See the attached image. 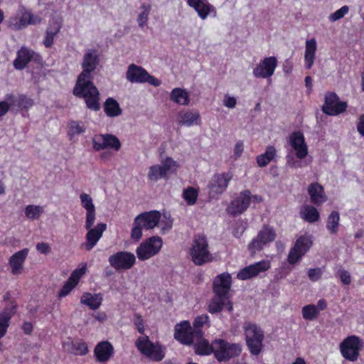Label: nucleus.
<instances>
[{
  "mask_svg": "<svg viewBox=\"0 0 364 364\" xmlns=\"http://www.w3.org/2000/svg\"><path fill=\"white\" fill-rule=\"evenodd\" d=\"M100 63L97 50L87 49L85 50L82 61V71L80 74L73 90L75 96L83 97L87 107L92 110L100 109L99 92L92 82V73L95 70Z\"/></svg>",
  "mask_w": 364,
  "mask_h": 364,
  "instance_id": "nucleus-1",
  "label": "nucleus"
},
{
  "mask_svg": "<svg viewBox=\"0 0 364 364\" xmlns=\"http://www.w3.org/2000/svg\"><path fill=\"white\" fill-rule=\"evenodd\" d=\"M289 143L295 152V155L299 161L296 160L292 156H287V164L291 168H298L307 165L302 161L308 155V146L305 138L301 132H294L289 136Z\"/></svg>",
  "mask_w": 364,
  "mask_h": 364,
  "instance_id": "nucleus-2",
  "label": "nucleus"
},
{
  "mask_svg": "<svg viewBox=\"0 0 364 364\" xmlns=\"http://www.w3.org/2000/svg\"><path fill=\"white\" fill-rule=\"evenodd\" d=\"M245 341L252 355H258L263 348L264 332L257 324L245 322L243 325Z\"/></svg>",
  "mask_w": 364,
  "mask_h": 364,
  "instance_id": "nucleus-3",
  "label": "nucleus"
},
{
  "mask_svg": "<svg viewBox=\"0 0 364 364\" xmlns=\"http://www.w3.org/2000/svg\"><path fill=\"white\" fill-rule=\"evenodd\" d=\"M190 255L192 261L196 265H202L212 260L205 236L198 235L194 237L190 249Z\"/></svg>",
  "mask_w": 364,
  "mask_h": 364,
  "instance_id": "nucleus-4",
  "label": "nucleus"
},
{
  "mask_svg": "<svg viewBox=\"0 0 364 364\" xmlns=\"http://www.w3.org/2000/svg\"><path fill=\"white\" fill-rule=\"evenodd\" d=\"M213 354L215 358L220 362L226 361L232 358L239 356L242 351L240 344L229 343L220 338L213 341Z\"/></svg>",
  "mask_w": 364,
  "mask_h": 364,
  "instance_id": "nucleus-5",
  "label": "nucleus"
},
{
  "mask_svg": "<svg viewBox=\"0 0 364 364\" xmlns=\"http://www.w3.org/2000/svg\"><path fill=\"white\" fill-rule=\"evenodd\" d=\"M139 351L154 361H161L165 356L164 348L159 343H153L149 336L139 337L135 342Z\"/></svg>",
  "mask_w": 364,
  "mask_h": 364,
  "instance_id": "nucleus-6",
  "label": "nucleus"
},
{
  "mask_svg": "<svg viewBox=\"0 0 364 364\" xmlns=\"http://www.w3.org/2000/svg\"><path fill=\"white\" fill-rule=\"evenodd\" d=\"M276 236V232L272 227L264 225L257 236L248 245V250L251 255H253L257 252L261 251L266 245L273 242Z\"/></svg>",
  "mask_w": 364,
  "mask_h": 364,
  "instance_id": "nucleus-7",
  "label": "nucleus"
},
{
  "mask_svg": "<svg viewBox=\"0 0 364 364\" xmlns=\"http://www.w3.org/2000/svg\"><path fill=\"white\" fill-rule=\"evenodd\" d=\"M163 245L162 239L159 236H152L140 244L136 253L139 260H146L157 255Z\"/></svg>",
  "mask_w": 364,
  "mask_h": 364,
  "instance_id": "nucleus-8",
  "label": "nucleus"
},
{
  "mask_svg": "<svg viewBox=\"0 0 364 364\" xmlns=\"http://www.w3.org/2000/svg\"><path fill=\"white\" fill-rule=\"evenodd\" d=\"M362 348L363 342L356 336H348L340 344V350L342 356L352 362L358 360L359 352Z\"/></svg>",
  "mask_w": 364,
  "mask_h": 364,
  "instance_id": "nucleus-9",
  "label": "nucleus"
},
{
  "mask_svg": "<svg viewBox=\"0 0 364 364\" xmlns=\"http://www.w3.org/2000/svg\"><path fill=\"white\" fill-rule=\"evenodd\" d=\"M179 167L178 164L171 157L166 158L161 165H154L149 168L147 175L151 181H157L166 178L168 173H175Z\"/></svg>",
  "mask_w": 364,
  "mask_h": 364,
  "instance_id": "nucleus-10",
  "label": "nucleus"
},
{
  "mask_svg": "<svg viewBox=\"0 0 364 364\" xmlns=\"http://www.w3.org/2000/svg\"><path fill=\"white\" fill-rule=\"evenodd\" d=\"M312 243L311 237L310 235H305L299 237L289 252L287 257L288 262L290 264H296L309 251Z\"/></svg>",
  "mask_w": 364,
  "mask_h": 364,
  "instance_id": "nucleus-11",
  "label": "nucleus"
},
{
  "mask_svg": "<svg viewBox=\"0 0 364 364\" xmlns=\"http://www.w3.org/2000/svg\"><path fill=\"white\" fill-rule=\"evenodd\" d=\"M41 22V17L30 11L21 10L16 16L9 21V26L13 30H21L28 25H36Z\"/></svg>",
  "mask_w": 364,
  "mask_h": 364,
  "instance_id": "nucleus-12",
  "label": "nucleus"
},
{
  "mask_svg": "<svg viewBox=\"0 0 364 364\" xmlns=\"http://www.w3.org/2000/svg\"><path fill=\"white\" fill-rule=\"evenodd\" d=\"M108 261L115 270H127L134 265L136 257L132 252L120 251L109 256Z\"/></svg>",
  "mask_w": 364,
  "mask_h": 364,
  "instance_id": "nucleus-13",
  "label": "nucleus"
},
{
  "mask_svg": "<svg viewBox=\"0 0 364 364\" xmlns=\"http://www.w3.org/2000/svg\"><path fill=\"white\" fill-rule=\"evenodd\" d=\"M277 65L278 60L275 56L265 57L256 65L252 74L256 78H270L274 75Z\"/></svg>",
  "mask_w": 364,
  "mask_h": 364,
  "instance_id": "nucleus-14",
  "label": "nucleus"
},
{
  "mask_svg": "<svg viewBox=\"0 0 364 364\" xmlns=\"http://www.w3.org/2000/svg\"><path fill=\"white\" fill-rule=\"evenodd\" d=\"M347 104L340 101L338 95L334 92H328L325 95V102L322 106V111L330 116H336L346 110Z\"/></svg>",
  "mask_w": 364,
  "mask_h": 364,
  "instance_id": "nucleus-15",
  "label": "nucleus"
},
{
  "mask_svg": "<svg viewBox=\"0 0 364 364\" xmlns=\"http://www.w3.org/2000/svg\"><path fill=\"white\" fill-rule=\"evenodd\" d=\"M251 201V192L249 190L243 191L230 203L227 208V212L232 216L240 215L247 209Z\"/></svg>",
  "mask_w": 364,
  "mask_h": 364,
  "instance_id": "nucleus-16",
  "label": "nucleus"
},
{
  "mask_svg": "<svg viewBox=\"0 0 364 364\" xmlns=\"http://www.w3.org/2000/svg\"><path fill=\"white\" fill-rule=\"evenodd\" d=\"M174 338L185 345H191L197 338L188 321H183L175 326Z\"/></svg>",
  "mask_w": 364,
  "mask_h": 364,
  "instance_id": "nucleus-17",
  "label": "nucleus"
},
{
  "mask_svg": "<svg viewBox=\"0 0 364 364\" xmlns=\"http://www.w3.org/2000/svg\"><path fill=\"white\" fill-rule=\"evenodd\" d=\"M93 149L95 151L102 149H113L119 151L121 143L117 136L112 134H96L92 138Z\"/></svg>",
  "mask_w": 364,
  "mask_h": 364,
  "instance_id": "nucleus-18",
  "label": "nucleus"
},
{
  "mask_svg": "<svg viewBox=\"0 0 364 364\" xmlns=\"http://www.w3.org/2000/svg\"><path fill=\"white\" fill-rule=\"evenodd\" d=\"M271 267L269 260H262L249 265L240 270L237 278L240 280H247L258 276L260 273L265 272Z\"/></svg>",
  "mask_w": 364,
  "mask_h": 364,
  "instance_id": "nucleus-19",
  "label": "nucleus"
},
{
  "mask_svg": "<svg viewBox=\"0 0 364 364\" xmlns=\"http://www.w3.org/2000/svg\"><path fill=\"white\" fill-rule=\"evenodd\" d=\"M93 225H91L90 228L86 227V222L85 223V228L87 230L86 234V242L82 245L86 250H91L102 237L103 232L107 228L105 223H98L95 227L92 228Z\"/></svg>",
  "mask_w": 364,
  "mask_h": 364,
  "instance_id": "nucleus-20",
  "label": "nucleus"
},
{
  "mask_svg": "<svg viewBox=\"0 0 364 364\" xmlns=\"http://www.w3.org/2000/svg\"><path fill=\"white\" fill-rule=\"evenodd\" d=\"M231 176L229 173L215 174L209 183V193L211 197L223 193L227 188Z\"/></svg>",
  "mask_w": 364,
  "mask_h": 364,
  "instance_id": "nucleus-21",
  "label": "nucleus"
},
{
  "mask_svg": "<svg viewBox=\"0 0 364 364\" xmlns=\"http://www.w3.org/2000/svg\"><path fill=\"white\" fill-rule=\"evenodd\" d=\"M17 308L16 302L13 300L0 311V339L6 335L11 319L16 313Z\"/></svg>",
  "mask_w": 364,
  "mask_h": 364,
  "instance_id": "nucleus-22",
  "label": "nucleus"
},
{
  "mask_svg": "<svg viewBox=\"0 0 364 364\" xmlns=\"http://www.w3.org/2000/svg\"><path fill=\"white\" fill-rule=\"evenodd\" d=\"M40 55L33 50L26 47H21L16 53V58L14 61V66L16 70H22L31 62L40 60Z\"/></svg>",
  "mask_w": 364,
  "mask_h": 364,
  "instance_id": "nucleus-23",
  "label": "nucleus"
},
{
  "mask_svg": "<svg viewBox=\"0 0 364 364\" xmlns=\"http://www.w3.org/2000/svg\"><path fill=\"white\" fill-rule=\"evenodd\" d=\"M224 308H226L228 312H232L233 310L230 295L214 294L209 302L208 311L210 314H215L220 312Z\"/></svg>",
  "mask_w": 364,
  "mask_h": 364,
  "instance_id": "nucleus-24",
  "label": "nucleus"
},
{
  "mask_svg": "<svg viewBox=\"0 0 364 364\" xmlns=\"http://www.w3.org/2000/svg\"><path fill=\"white\" fill-rule=\"evenodd\" d=\"M81 205L86 210L85 220L86 227L90 228L91 225H94L96 220V210L92 197L85 193L80 195Z\"/></svg>",
  "mask_w": 364,
  "mask_h": 364,
  "instance_id": "nucleus-25",
  "label": "nucleus"
},
{
  "mask_svg": "<svg viewBox=\"0 0 364 364\" xmlns=\"http://www.w3.org/2000/svg\"><path fill=\"white\" fill-rule=\"evenodd\" d=\"M232 277L229 273L224 272L218 275L213 281L214 294L230 295Z\"/></svg>",
  "mask_w": 364,
  "mask_h": 364,
  "instance_id": "nucleus-26",
  "label": "nucleus"
},
{
  "mask_svg": "<svg viewBox=\"0 0 364 364\" xmlns=\"http://www.w3.org/2000/svg\"><path fill=\"white\" fill-rule=\"evenodd\" d=\"M113 346L109 341H101L94 350L96 360L100 363H107L114 355Z\"/></svg>",
  "mask_w": 364,
  "mask_h": 364,
  "instance_id": "nucleus-27",
  "label": "nucleus"
},
{
  "mask_svg": "<svg viewBox=\"0 0 364 364\" xmlns=\"http://www.w3.org/2000/svg\"><path fill=\"white\" fill-rule=\"evenodd\" d=\"M160 218L161 214L158 211L145 212L136 217V223L143 228L150 230L158 225Z\"/></svg>",
  "mask_w": 364,
  "mask_h": 364,
  "instance_id": "nucleus-28",
  "label": "nucleus"
},
{
  "mask_svg": "<svg viewBox=\"0 0 364 364\" xmlns=\"http://www.w3.org/2000/svg\"><path fill=\"white\" fill-rule=\"evenodd\" d=\"M28 248H24L18 251L9 258V264L13 274L17 275L22 272L23 264L28 255Z\"/></svg>",
  "mask_w": 364,
  "mask_h": 364,
  "instance_id": "nucleus-29",
  "label": "nucleus"
},
{
  "mask_svg": "<svg viewBox=\"0 0 364 364\" xmlns=\"http://www.w3.org/2000/svg\"><path fill=\"white\" fill-rule=\"evenodd\" d=\"M187 4L194 9L203 20L207 18L210 13H216L214 6L210 4L207 0H187Z\"/></svg>",
  "mask_w": 364,
  "mask_h": 364,
  "instance_id": "nucleus-30",
  "label": "nucleus"
},
{
  "mask_svg": "<svg viewBox=\"0 0 364 364\" xmlns=\"http://www.w3.org/2000/svg\"><path fill=\"white\" fill-rule=\"evenodd\" d=\"M317 43L314 38L307 39L305 42L304 65L308 70L311 69L316 59Z\"/></svg>",
  "mask_w": 364,
  "mask_h": 364,
  "instance_id": "nucleus-31",
  "label": "nucleus"
},
{
  "mask_svg": "<svg viewBox=\"0 0 364 364\" xmlns=\"http://www.w3.org/2000/svg\"><path fill=\"white\" fill-rule=\"evenodd\" d=\"M308 193L311 203L316 205H321L327 200L323 186L318 183H311L308 188Z\"/></svg>",
  "mask_w": 364,
  "mask_h": 364,
  "instance_id": "nucleus-32",
  "label": "nucleus"
},
{
  "mask_svg": "<svg viewBox=\"0 0 364 364\" xmlns=\"http://www.w3.org/2000/svg\"><path fill=\"white\" fill-rule=\"evenodd\" d=\"M62 26V19L60 18H53L50 22L46 32V36L43 40V45L46 48H50L53 43L54 37L60 31Z\"/></svg>",
  "mask_w": 364,
  "mask_h": 364,
  "instance_id": "nucleus-33",
  "label": "nucleus"
},
{
  "mask_svg": "<svg viewBox=\"0 0 364 364\" xmlns=\"http://www.w3.org/2000/svg\"><path fill=\"white\" fill-rule=\"evenodd\" d=\"M148 72L141 66L132 64L128 67L127 78L131 82L144 83Z\"/></svg>",
  "mask_w": 364,
  "mask_h": 364,
  "instance_id": "nucleus-34",
  "label": "nucleus"
},
{
  "mask_svg": "<svg viewBox=\"0 0 364 364\" xmlns=\"http://www.w3.org/2000/svg\"><path fill=\"white\" fill-rule=\"evenodd\" d=\"M200 122V116L197 111H184L178 114V124L181 126L191 127Z\"/></svg>",
  "mask_w": 364,
  "mask_h": 364,
  "instance_id": "nucleus-35",
  "label": "nucleus"
},
{
  "mask_svg": "<svg viewBox=\"0 0 364 364\" xmlns=\"http://www.w3.org/2000/svg\"><path fill=\"white\" fill-rule=\"evenodd\" d=\"M102 295L101 294H91L90 292H85L80 298V302L88 306L92 310L97 309L102 304Z\"/></svg>",
  "mask_w": 364,
  "mask_h": 364,
  "instance_id": "nucleus-36",
  "label": "nucleus"
},
{
  "mask_svg": "<svg viewBox=\"0 0 364 364\" xmlns=\"http://www.w3.org/2000/svg\"><path fill=\"white\" fill-rule=\"evenodd\" d=\"M299 213L301 218L309 223H315L320 218L318 210L310 205H303L300 209Z\"/></svg>",
  "mask_w": 364,
  "mask_h": 364,
  "instance_id": "nucleus-37",
  "label": "nucleus"
},
{
  "mask_svg": "<svg viewBox=\"0 0 364 364\" xmlns=\"http://www.w3.org/2000/svg\"><path fill=\"white\" fill-rule=\"evenodd\" d=\"M193 343L196 354L205 355L213 353V342L210 344L208 341L204 339L203 336L196 338Z\"/></svg>",
  "mask_w": 364,
  "mask_h": 364,
  "instance_id": "nucleus-38",
  "label": "nucleus"
},
{
  "mask_svg": "<svg viewBox=\"0 0 364 364\" xmlns=\"http://www.w3.org/2000/svg\"><path fill=\"white\" fill-rule=\"evenodd\" d=\"M277 156V150L273 146H268L264 154L257 156V163L259 167H265L272 161Z\"/></svg>",
  "mask_w": 364,
  "mask_h": 364,
  "instance_id": "nucleus-39",
  "label": "nucleus"
},
{
  "mask_svg": "<svg viewBox=\"0 0 364 364\" xmlns=\"http://www.w3.org/2000/svg\"><path fill=\"white\" fill-rule=\"evenodd\" d=\"M171 100L178 105H187L190 102L188 92L182 88H174L170 95Z\"/></svg>",
  "mask_w": 364,
  "mask_h": 364,
  "instance_id": "nucleus-40",
  "label": "nucleus"
},
{
  "mask_svg": "<svg viewBox=\"0 0 364 364\" xmlns=\"http://www.w3.org/2000/svg\"><path fill=\"white\" fill-rule=\"evenodd\" d=\"M33 105V100L25 95H19L18 97L15 96L14 108L16 107L18 111L27 112Z\"/></svg>",
  "mask_w": 364,
  "mask_h": 364,
  "instance_id": "nucleus-41",
  "label": "nucleus"
},
{
  "mask_svg": "<svg viewBox=\"0 0 364 364\" xmlns=\"http://www.w3.org/2000/svg\"><path fill=\"white\" fill-rule=\"evenodd\" d=\"M340 215L338 211H332L328 215L326 222V228L332 235H336L338 230Z\"/></svg>",
  "mask_w": 364,
  "mask_h": 364,
  "instance_id": "nucleus-42",
  "label": "nucleus"
},
{
  "mask_svg": "<svg viewBox=\"0 0 364 364\" xmlns=\"http://www.w3.org/2000/svg\"><path fill=\"white\" fill-rule=\"evenodd\" d=\"M205 324H207L208 327L210 326L209 316L207 314L198 316L195 318L193 330L194 331L197 338H200L203 336V332L201 328Z\"/></svg>",
  "mask_w": 364,
  "mask_h": 364,
  "instance_id": "nucleus-43",
  "label": "nucleus"
},
{
  "mask_svg": "<svg viewBox=\"0 0 364 364\" xmlns=\"http://www.w3.org/2000/svg\"><path fill=\"white\" fill-rule=\"evenodd\" d=\"M105 112L109 117H117L122 113L119 103L112 98H108L105 102Z\"/></svg>",
  "mask_w": 364,
  "mask_h": 364,
  "instance_id": "nucleus-44",
  "label": "nucleus"
},
{
  "mask_svg": "<svg viewBox=\"0 0 364 364\" xmlns=\"http://www.w3.org/2000/svg\"><path fill=\"white\" fill-rule=\"evenodd\" d=\"M15 105V95L6 94L5 100L0 101V117H4L10 109H14Z\"/></svg>",
  "mask_w": 364,
  "mask_h": 364,
  "instance_id": "nucleus-45",
  "label": "nucleus"
},
{
  "mask_svg": "<svg viewBox=\"0 0 364 364\" xmlns=\"http://www.w3.org/2000/svg\"><path fill=\"white\" fill-rule=\"evenodd\" d=\"M199 191L193 187H188L183 191V198L188 205H194L198 199Z\"/></svg>",
  "mask_w": 364,
  "mask_h": 364,
  "instance_id": "nucleus-46",
  "label": "nucleus"
},
{
  "mask_svg": "<svg viewBox=\"0 0 364 364\" xmlns=\"http://www.w3.org/2000/svg\"><path fill=\"white\" fill-rule=\"evenodd\" d=\"M43 211V207L41 205H28L25 208V215L30 220L38 219Z\"/></svg>",
  "mask_w": 364,
  "mask_h": 364,
  "instance_id": "nucleus-47",
  "label": "nucleus"
},
{
  "mask_svg": "<svg viewBox=\"0 0 364 364\" xmlns=\"http://www.w3.org/2000/svg\"><path fill=\"white\" fill-rule=\"evenodd\" d=\"M68 350L76 355H85L88 353V347L84 341L72 342Z\"/></svg>",
  "mask_w": 364,
  "mask_h": 364,
  "instance_id": "nucleus-48",
  "label": "nucleus"
},
{
  "mask_svg": "<svg viewBox=\"0 0 364 364\" xmlns=\"http://www.w3.org/2000/svg\"><path fill=\"white\" fill-rule=\"evenodd\" d=\"M85 131V127L82 122L72 121L68 125V134L70 138L79 135Z\"/></svg>",
  "mask_w": 364,
  "mask_h": 364,
  "instance_id": "nucleus-49",
  "label": "nucleus"
},
{
  "mask_svg": "<svg viewBox=\"0 0 364 364\" xmlns=\"http://www.w3.org/2000/svg\"><path fill=\"white\" fill-rule=\"evenodd\" d=\"M151 6L149 4L144 3L141 5V12L139 14L137 21L140 27H144L146 25L149 19Z\"/></svg>",
  "mask_w": 364,
  "mask_h": 364,
  "instance_id": "nucleus-50",
  "label": "nucleus"
},
{
  "mask_svg": "<svg viewBox=\"0 0 364 364\" xmlns=\"http://www.w3.org/2000/svg\"><path fill=\"white\" fill-rule=\"evenodd\" d=\"M302 316L306 320H314L318 315L317 307L314 304H309L302 308Z\"/></svg>",
  "mask_w": 364,
  "mask_h": 364,
  "instance_id": "nucleus-51",
  "label": "nucleus"
},
{
  "mask_svg": "<svg viewBox=\"0 0 364 364\" xmlns=\"http://www.w3.org/2000/svg\"><path fill=\"white\" fill-rule=\"evenodd\" d=\"M87 269L86 264H81L78 268L75 269L69 277V280L77 284L80 278L85 274Z\"/></svg>",
  "mask_w": 364,
  "mask_h": 364,
  "instance_id": "nucleus-52",
  "label": "nucleus"
},
{
  "mask_svg": "<svg viewBox=\"0 0 364 364\" xmlns=\"http://www.w3.org/2000/svg\"><path fill=\"white\" fill-rule=\"evenodd\" d=\"M161 228V232L164 234L166 232L171 229L173 221L171 219L170 215H164L163 218H160L159 223L158 224Z\"/></svg>",
  "mask_w": 364,
  "mask_h": 364,
  "instance_id": "nucleus-53",
  "label": "nucleus"
},
{
  "mask_svg": "<svg viewBox=\"0 0 364 364\" xmlns=\"http://www.w3.org/2000/svg\"><path fill=\"white\" fill-rule=\"evenodd\" d=\"M349 11V7L346 5L342 6L329 16V20L332 22L336 21L344 17Z\"/></svg>",
  "mask_w": 364,
  "mask_h": 364,
  "instance_id": "nucleus-54",
  "label": "nucleus"
},
{
  "mask_svg": "<svg viewBox=\"0 0 364 364\" xmlns=\"http://www.w3.org/2000/svg\"><path fill=\"white\" fill-rule=\"evenodd\" d=\"M77 286L75 283L68 279L65 284L58 293V298H63L68 295L71 291Z\"/></svg>",
  "mask_w": 364,
  "mask_h": 364,
  "instance_id": "nucleus-55",
  "label": "nucleus"
},
{
  "mask_svg": "<svg viewBox=\"0 0 364 364\" xmlns=\"http://www.w3.org/2000/svg\"><path fill=\"white\" fill-rule=\"evenodd\" d=\"M142 228L143 227L140 224L136 223V218L134 221V226L131 232V237L135 241H139L142 236Z\"/></svg>",
  "mask_w": 364,
  "mask_h": 364,
  "instance_id": "nucleus-56",
  "label": "nucleus"
},
{
  "mask_svg": "<svg viewBox=\"0 0 364 364\" xmlns=\"http://www.w3.org/2000/svg\"><path fill=\"white\" fill-rule=\"evenodd\" d=\"M323 271L321 268L310 269L308 272V277L312 282H316L321 277Z\"/></svg>",
  "mask_w": 364,
  "mask_h": 364,
  "instance_id": "nucleus-57",
  "label": "nucleus"
},
{
  "mask_svg": "<svg viewBox=\"0 0 364 364\" xmlns=\"http://www.w3.org/2000/svg\"><path fill=\"white\" fill-rule=\"evenodd\" d=\"M133 322L138 331L143 334L144 332V325L142 316L137 314H134Z\"/></svg>",
  "mask_w": 364,
  "mask_h": 364,
  "instance_id": "nucleus-58",
  "label": "nucleus"
},
{
  "mask_svg": "<svg viewBox=\"0 0 364 364\" xmlns=\"http://www.w3.org/2000/svg\"><path fill=\"white\" fill-rule=\"evenodd\" d=\"M36 250L41 253L47 255L50 251V245L46 242H39L36 245Z\"/></svg>",
  "mask_w": 364,
  "mask_h": 364,
  "instance_id": "nucleus-59",
  "label": "nucleus"
},
{
  "mask_svg": "<svg viewBox=\"0 0 364 364\" xmlns=\"http://www.w3.org/2000/svg\"><path fill=\"white\" fill-rule=\"evenodd\" d=\"M236 99L233 97L226 95L225 97L223 104L228 108H234L236 105Z\"/></svg>",
  "mask_w": 364,
  "mask_h": 364,
  "instance_id": "nucleus-60",
  "label": "nucleus"
},
{
  "mask_svg": "<svg viewBox=\"0 0 364 364\" xmlns=\"http://www.w3.org/2000/svg\"><path fill=\"white\" fill-rule=\"evenodd\" d=\"M144 82H148L150 85H154L155 87H158L161 85V81L159 79L149 75V73H148V77H146V78L144 80Z\"/></svg>",
  "mask_w": 364,
  "mask_h": 364,
  "instance_id": "nucleus-61",
  "label": "nucleus"
},
{
  "mask_svg": "<svg viewBox=\"0 0 364 364\" xmlns=\"http://www.w3.org/2000/svg\"><path fill=\"white\" fill-rule=\"evenodd\" d=\"M357 129L359 134L364 136V114H361L358 119Z\"/></svg>",
  "mask_w": 364,
  "mask_h": 364,
  "instance_id": "nucleus-62",
  "label": "nucleus"
},
{
  "mask_svg": "<svg viewBox=\"0 0 364 364\" xmlns=\"http://www.w3.org/2000/svg\"><path fill=\"white\" fill-rule=\"evenodd\" d=\"M340 277L343 284H349L350 283V276L347 271H341L340 273Z\"/></svg>",
  "mask_w": 364,
  "mask_h": 364,
  "instance_id": "nucleus-63",
  "label": "nucleus"
},
{
  "mask_svg": "<svg viewBox=\"0 0 364 364\" xmlns=\"http://www.w3.org/2000/svg\"><path fill=\"white\" fill-rule=\"evenodd\" d=\"M33 329V324L31 322H24L22 325V330L26 334H30Z\"/></svg>",
  "mask_w": 364,
  "mask_h": 364,
  "instance_id": "nucleus-64",
  "label": "nucleus"
}]
</instances>
